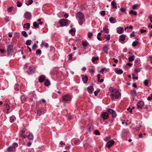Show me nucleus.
Returning <instances> with one entry per match:
<instances>
[{"mask_svg":"<svg viewBox=\"0 0 152 152\" xmlns=\"http://www.w3.org/2000/svg\"><path fill=\"white\" fill-rule=\"evenodd\" d=\"M82 79L84 83H86L88 80V77H83Z\"/></svg>","mask_w":152,"mask_h":152,"instance_id":"obj_21","label":"nucleus"},{"mask_svg":"<svg viewBox=\"0 0 152 152\" xmlns=\"http://www.w3.org/2000/svg\"><path fill=\"white\" fill-rule=\"evenodd\" d=\"M45 80V77H40L39 80L40 82L41 83L43 82L44 80Z\"/></svg>","mask_w":152,"mask_h":152,"instance_id":"obj_24","label":"nucleus"},{"mask_svg":"<svg viewBox=\"0 0 152 152\" xmlns=\"http://www.w3.org/2000/svg\"><path fill=\"white\" fill-rule=\"evenodd\" d=\"M33 26L35 28H39V26L38 24H37V23L35 22L33 23Z\"/></svg>","mask_w":152,"mask_h":152,"instance_id":"obj_29","label":"nucleus"},{"mask_svg":"<svg viewBox=\"0 0 152 152\" xmlns=\"http://www.w3.org/2000/svg\"><path fill=\"white\" fill-rule=\"evenodd\" d=\"M138 6V5L136 4H135L133 5L132 7V8L133 9H136L137 7Z\"/></svg>","mask_w":152,"mask_h":152,"instance_id":"obj_55","label":"nucleus"},{"mask_svg":"<svg viewBox=\"0 0 152 152\" xmlns=\"http://www.w3.org/2000/svg\"><path fill=\"white\" fill-rule=\"evenodd\" d=\"M18 146V145L17 143H14L12 146L9 147L7 150L9 152H14L15 151V148Z\"/></svg>","mask_w":152,"mask_h":152,"instance_id":"obj_3","label":"nucleus"},{"mask_svg":"<svg viewBox=\"0 0 152 152\" xmlns=\"http://www.w3.org/2000/svg\"><path fill=\"white\" fill-rule=\"evenodd\" d=\"M102 117L104 119H107L108 117V114L106 112L102 114Z\"/></svg>","mask_w":152,"mask_h":152,"instance_id":"obj_10","label":"nucleus"},{"mask_svg":"<svg viewBox=\"0 0 152 152\" xmlns=\"http://www.w3.org/2000/svg\"><path fill=\"white\" fill-rule=\"evenodd\" d=\"M6 109L7 111L6 112V113H8V110L10 109V106L8 104H6Z\"/></svg>","mask_w":152,"mask_h":152,"instance_id":"obj_34","label":"nucleus"},{"mask_svg":"<svg viewBox=\"0 0 152 152\" xmlns=\"http://www.w3.org/2000/svg\"><path fill=\"white\" fill-rule=\"evenodd\" d=\"M14 9V8L13 7H9L7 9V11L9 12H11Z\"/></svg>","mask_w":152,"mask_h":152,"instance_id":"obj_37","label":"nucleus"},{"mask_svg":"<svg viewBox=\"0 0 152 152\" xmlns=\"http://www.w3.org/2000/svg\"><path fill=\"white\" fill-rule=\"evenodd\" d=\"M146 32V30H143L142 29L140 30V32L141 33H143L144 32Z\"/></svg>","mask_w":152,"mask_h":152,"instance_id":"obj_63","label":"nucleus"},{"mask_svg":"<svg viewBox=\"0 0 152 152\" xmlns=\"http://www.w3.org/2000/svg\"><path fill=\"white\" fill-rule=\"evenodd\" d=\"M45 85L46 86H48L50 84V82L48 79L45 80Z\"/></svg>","mask_w":152,"mask_h":152,"instance_id":"obj_15","label":"nucleus"},{"mask_svg":"<svg viewBox=\"0 0 152 152\" xmlns=\"http://www.w3.org/2000/svg\"><path fill=\"white\" fill-rule=\"evenodd\" d=\"M111 4L113 8L116 9L117 8L116 3L115 2V1H113L111 2Z\"/></svg>","mask_w":152,"mask_h":152,"instance_id":"obj_13","label":"nucleus"},{"mask_svg":"<svg viewBox=\"0 0 152 152\" xmlns=\"http://www.w3.org/2000/svg\"><path fill=\"white\" fill-rule=\"evenodd\" d=\"M76 18L79 19V24L81 25L83 24V22L85 21L84 15L81 12H77L76 15Z\"/></svg>","mask_w":152,"mask_h":152,"instance_id":"obj_1","label":"nucleus"},{"mask_svg":"<svg viewBox=\"0 0 152 152\" xmlns=\"http://www.w3.org/2000/svg\"><path fill=\"white\" fill-rule=\"evenodd\" d=\"M104 81V79H100V77H98V81L99 82H103Z\"/></svg>","mask_w":152,"mask_h":152,"instance_id":"obj_42","label":"nucleus"},{"mask_svg":"<svg viewBox=\"0 0 152 152\" xmlns=\"http://www.w3.org/2000/svg\"><path fill=\"white\" fill-rule=\"evenodd\" d=\"M115 90H116L115 89H113V87H110L109 88V91L111 92V93H113Z\"/></svg>","mask_w":152,"mask_h":152,"instance_id":"obj_39","label":"nucleus"},{"mask_svg":"<svg viewBox=\"0 0 152 152\" xmlns=\"http://www.w3.org/2000/svg\"><path fill=\"white\" fill-rule=\"evenodd\" d=\"M144 104V102L142 101H139L137 104V107L138 109H141Z\"/></svg>","mask_w":152,"mask_h":152,"instance_id":"obj_8","label":"nucleus"},{"mask_svg":"<svg viewBox=\"0 0 152 152\" xmlns=\"http://www.w3.org/2000/svg\"><path fill=\"white\" fill-rule=\"evenodd\" d=\"M26 130V128H24L21 131V133H20V136H22L23 134L25 132Z\"/></svg>","mask_w":152,"mask_h":152,"instance_id":"obj_40","label":"nucleus"},{"mask_svg":"<svg viewBox=\"0 0 152 152\" xmlns=\"http://www.w3.org/2000/svg\"><path fill=\"white\" fill-rule=\"evenodd\" d=\"M20 88V87L18 84L16 85V87L15 88V89L16 91H18Z\"/></svg>","mask_w":152,"mask_h":152,"instance_id":"obj_46","label":"nucleus"},{"mask_svg":"<svg viewBox=\"0 0 152 152\" xmlns=\"http://www.w3.org/2000/svg\"><path fill=\"white\" fill-rule=\"evenodd\" d=\"M115 72L118 74H121L123 73V71L121 69H117L115 70Z\"/></svg>","mask_w":152,"mask_h":152,"instance_id":"obj_22","label":"nucleus"},{"mask_svg":"<svg viewBox=\"0 0 152 152\" xmlns=\"http://www.w3.org/2000/svg\"><path fill=\"white\" fill-rule=\"evenodd\" d=\"M100 73H102V74H103L104 73H106V69L105 68H102L101 70L99 71Z\"/></svg>","mask_w":152,"mask_h":152,"instance_id":"obj_27","label":"nucleus"},{"mask_svg":"<svg viewBox=\"0 0 152 152\" xmlns=\"http://www.w3.org/2000/svg\"><path fill=\"white\" fill-rule=\"evenodd\" d=\"M134 56L132 55L131 56L129 57V61L130 62H132L133 61L134 59Z\"/></svg>","mask_w":152,"mask_h":152,"instance_id":"obj_19","label":"nucleus"},{"mask_svg":"<svg viewBox=\"0 0 152 152\" xmlns=\"http://www.w3.org/2000/svg\"><path fill=\"white\" fill-rule=\"evenodd\" d=\"M151 97L148 96V99H147L148 100H150L152 99V94H151Z\"/></svg>","mask_w":152,"mask_h":152,"instance_id":"obj_64","label":"nucleus"},{"mask_svg":"<svg viewBox=\"0 0 152 152\" xmlns=\"http://www.w3.org/2000/svg\"><path fill=\"white\" fill-rule=\"evenodd\" d=\"M120 10L121 12H124L126 11V10L125 9L123 8H121L120 9Z\"/></svg>","mask_w":152,"mask_h":152,"instance_id":"obj_58","label":"nucleus"},{"mask_svg":"<svg viewBox=\"0 0 152 152\" xmlns=\"http://www.w3.org/2000/svg\"><path fill=\"white\" fill-rule=\"evenodd\" d=\"M82 43L83 46L85 47H86L88 45V43L86 41H82Z\"/></svg>","mask_w":152,"mask_h":152,"instance_id":"obj_18","label":"nucleus"},{"mask_svg":"<svg viewBox=\"0 0 152 152\" xmlns=\"http://www.w3.org/2000/svg\"><path fill=\"white\" fill-rule=\"evenodd\" d=\"M125 35L124 34H122L121 35L120 37V39L121 41H123L125 40Z\"/></svg>","mask_w":152,"mask_h":152,"instance_id":"obj_17","label":"nucleus"},{"mask_svg":"<svg viewBox=\"0 0 152 152\" xmlns=\"http://www.w3.org/2000/svg\"><path fill=\"white\" fill-rule=\"evenodd\" d=\"M107 110L108 112L112 114L113 117H115L116 116V113L114 110L111 109H108Z\"/></svg>","mask_w":152,"mask_h":152,"instance_id":"obj_7","label":"nucleus"},{"mask_svg":"<svg viewBox=\"0 0 152 152\" xmlns=\"http://www.w3.org/2000/svg\"><path fill=\"white\" fill-rule=\"evenodd\" d=\"M21 34L25 37H28V35L25 31H22L21 32Z\"/></svg>","mask_w":152,"mask_h":152,"instance_id":"obj_31","label":"nucleus"},{"mask_svg":"<svg viewBox=\"0 0 152 152\" xmlns=\"http://www.w3.org/2000/svg\"><path fill=\"white\" fill-rule=\"evenodd\" d=\"M101 15L102 16H104L105 15V11H101Z\"/></svg>","mask_w":152,"mask_h":152,"instance_id":"obj_56","label":"nucleus"},{"mask_svg":"<svg viewBox=\"0 0 152 152\" xmlns=\"http://www.w3.org/2000/svg\"><path fill=\"white\" fill-rule=\"evenodd\" d=\"M41 45L42 46H45L46 47H47L48 46V44L45 42H42Z\"/></svg>","mask_w":152,"mask_h":152,"instance_id":"obj_45","label":"nucleus"},{"mask_svg":"<svg viewBox=\"0 0 152 152\" xmlns=\"http://www.w3.org/2000/svg\"><path fill=\"white\" fill-rule=\"evenodd\" d=\"M30 26V24L29 23H26L23 25V28H26L27 29H28Z\"/></svg>","mask_w":152,"mask_h":152,"instance_id":"obj_20","label":"nucleus"},{"mask_svg":"<svg viewBox=\"0 0 152 152\" xmlns=\"http://www.w3.org/2000/svg\"><path fill=\"white\" fill-rule=\"evenodd\" d=\"M21 101L22 103H24L26 100V98L24 96H22L21 97Z\"/></svg>","mask_w":152,"mask_h":152,"instance_id":"obj_26","label":"nucleus"},{"mask_svg":"<svg viewBox=\"0 0 152 152\" xmlns=\"http://www.w3.org/2000/svg\"><path fill=\"white\" fill-rule=\"evenodd\" d=\"M59 23L61 26H66V20L65 19H61L59 21Z\"/></svg>","mask_w":152,"mask_h":152,"instance_id":"obj_4","label":"nucleus"},{"mask_svg":"<svg viewBox=\"0 0 152 152\" xmlns=\"http://www.w3.org/2000/svg\"><path fill=\"white\" fill-rule=\"evenodd\" d=\"M62 99L64 101H66V95H65L62 97Z\"/></svg>","mask_w":152,"mask_h":152,"instance_id":"obj_51","label":"nucleus"},{"mask_svg":"<svg viewBox=\"0 0 152 152\" xmlns=\"http://www.w3.org/2000/svg\"><path fill=\"white\" fill-rule=\"evenodd\" d=\"M123 28L120 27L118 28L117 32L118 34H121L123 32Z\"/></svg>","mask_w":152,"mask_h":152,"instance_id":"obj_11","label":"nucleus"},{"mask_svg":"<svg viewBox=\"0 0 152 152\" xmlns=\"http://www.w3.org/2000/svg\"><path fill=\"white\" fill-rule=\"evenodd\" d=\"M32 0H29L28 4H27V5H29L33 3Z\"/></svg>","mask_w":152,"mask_h":152,"instance_id":"obj_59","label":"nucleus"},{"mask_svg":"<svg viewBox=\"0 0 152 152\" xmlns=\"http://www.w3.org/2000/svg\"><path fill=\"white\" fill-rule=\"evenodd\" d=\"M134 71L136 73H137L140 71V69L138 68H136L134 69Z\"/></svg>","mask_w":152,"mask_h":152,"instance_id":"obj_53","label":"nucleus"},{"mask_svg":"<svg viewBox=\"0 0 152 152\" xmlns=\"http://www.w3.org/2000/svg\"><path fill=\"white\" fill-rule=\"evenodd\" d=\"M129 133V131L128 130H126L123 133V136H125L127 135Z\"/></svg>","mask_w":152,"mask_h":152,"instance_id":"obj_43","label":"nucleus"},{"mask_svg":"<svg viewBox=\"0 0 152 152\" xmlns=\"http://www.w3.org/2000/svg\"><path fill=\"white\" fill-rule=\"evenodd\" d=\"M80 142V141L79 140H76L75 141V144H77Z\"/></svg>","mask_w":152,"mask_h":152,"instance_id":"obj_62","label":"nucleus"},{"mask_svg":"<svg viewBox=\"0 0 152 152\" xmlns=\"http://www.w3.org/2000/svg\"><path fill=\"white\" fill-rule=\"evenodd\" d=\"M95 134L96 135H99L100 133L98 130H96L95 131Z\"/></svg>","mask_w":152,"mask_h":152,"instance_id":"obj_49","label":"nucleus"},{"mask_svg":"<svg viewBox=\"0 0 152 152\" xmlns=\"http://www.w3.org/2000/svg\"><path fill=\"white\" fill-rule=\"evenodd\" d=\"M120 95V94L118 91L117 90H115L113 93H111V94L110 96L111 98L112 99H113L114 98V96L115 98L118 99L119 98V96Z\"/></svg>","mask_w":152,"mask_h":152,"instance_id":"obj_2","label":"nucleus"},{"mask_svg":"<svg viewBox=\"0 0 152 152\" xmlns=\"http://www.w3.org/2000/svg\"><path fill=\"white\" fill-rule=\"evenodd\" d=\"M28 137L30 140H32L33 139V136L31 134H30L28 136Z\"/></svg>","mask_w":152,"mask_h":152,"instance_id":"obj_35","label":"nucleus"},{"mask_svg":"<svg viewBox=\"0 0 152 152\" xmlns=\"http://www.w3.org/2000/svg\"><path fill=\"white\" fill-rule=\"evenodd\" d=\"M100 91V90H99L98 91H94V94L95 96H97L98 93Z\"/></svg>","mask_w":152,"mask_h":152,"instance_id":"obj_54","label":"nucleus"},{"mask_svg":"<svg viewBox=\"0 0 152 152\" xmlns=\"http://www.w3.org/2000/svg\"><path fill=\"white\" fill-rule=\"evenodd\" d=\"M25 17L26 18L29 19L31 18V15L29 12H26L25 14Z\"/></svg>","mask_w":152,"mask_h":152,"instance_id":"obj_16","label":"nucleus"},{"mask_svg":"<svg viewBox=\"0 0 152 152\" xmlns=\"http://www.w3.org/2000/svg\"><path fill=\"white\" fill-rule=\"evenodd\" d=\"M110 138H111V137L110 136H108L107 137H106L105 138L104 140L105 141H107V140H109Z\"/></svg>","mask_w":152,"mask_h":152,"instance_id":"obj_60","label":"nucleus"},{"mask_svg":"<svg viewBox=\"0 0 152 152\" xmlns=\"http://www.w3.org/2000/svg\"><path fill=\"white\" fill-rule=\"evenodd\" d=\"M99 59V58L98 57H94L93 58L92 61L93 63H94L95 61H98Z\"/></svg>","mask_w":152,"mask_h":152,"instance_id":"obj_30","label":"nucleus"},{"mask_svg":"<svg viewBox=\"0 0 152 152\" xmlns=\"http://www.w3.org/2000/svg\"><path fill=\"white\" fill-rule=\"evenodd\" d=\"M139 42L137 41L134 42L132 44V45L133 47L136 46L138 44Z\"/></svg>","mask_w":152,"mask_h":152,"instance_id":"obj_36","label":"nucleus"},{"mask_svg":"<svg viewBox=\"0 0 152 152\" xmlns=\"http://www.w3.org/2000/svg\"><path fill=\"white\" fill-rule=\"evenodd\" d=\"M75 30L73 29H71L69 31V33L71 34L72 35H74L75 34Z\"/></svg>","mask_w":152,"mask_h":152,"instance_id":"obj_23","label":"nucleus"},{"mask_svg":"<svg viewBox=\"0 0 152 152\" xmlns=\"http://www.w3.org/2000/svg\"><path fill=\"white\" fill-rule=\"evenodd\" d=\"M109 21L112 23H115L116 22V19L112 17L110 18Z\"/></svg>","mask_w":152,"mask_h":152,"instance_id":"obj_12","label":"nucleus"},{"mask_svg":"<svg viewBox=\"0 0 152 152\" xmlns=\"http://www.w3.org/2000/svg\"><path fill=\"white\" fill-rule=\"evenodd\" d=\"M128 111H129V112L131 113H132V109H131L130 107H129L127 109Z\"/></svg>","mask_w":152,"mask_h":152,"instance_id":"obj_57","label":"nucleus"},{"mask_svg":"<svg viewBox=\"0 0 152 152\" xmlns=\"http://www.w3.org/2000/svg\"><path fill=\"white\" fill-rule=\"evenodd\" d=\"M41 53V50L39 49L37 50L36 51V54H39Z\"/></svg>","mask_w":152,"mask_h":152,"instance_id":"obj_50","label":"nucleus"},{"mask_svg":"<svg viewBox=\"0 0 152 152\" xmlns=\"http://www.w3.org/2000/svg\"><path fill=\"white\" fill-rule=\"evenodd\" d=\"M71 99V96L67 94V101H70Z\"/></svg>","mask_w":152,"mask_h":152,"instance_id":"obj_48","label":"nucleus"},{"mask_svg":"<svg viewBox=\"0 0 152 152\" xmlns=\"http://www.w3.org/2000/svg\"><path fill=\"white\" fill-rule=\"evenodd\" d=\"M13 51V46L11 45H8L7 49L8 53L9 54L12 53Z\"/></svg>","mask_w":152,"mask_h":152,"instance_id":"obj_5","label":"nucleus"},{"mask_svg":"<svg viewBox=\"0 0 152 152\" xmlns=\"http://www.w3.org/2000/svg\"><path fill=\"white\" fill-rule=\"evenodd\" d=\"M29 69L31 73H34L35 72V69H32L31 67H29Z\"/></svg>","mask_w":152,"mask_h":152,"instance_id":"obj_33","label":"nucleus"},{"mask_svg":"<svg viewBox=\"0 0 152 152\" xmlns=\"http://www.w3.org/2000/svg\"><path fill=\"white\" fill-rule=\"evenodd\" d=\"M115 143V142L113 140H112L109 141L107 143L106 146L109 148Z\"/></svg>","mask_w":152,"mask_h":152,"instance_id":"obj_6","label":"nucleus"},{"mask_svg":"<svg viewBox=\"0 0 152 152\" xmlns=\"http://www.w3.org/2000/svg\"><path fill=\"white\" fill-rule=\"evenodd\" d=\"M104 32L106 33H108L109 32V30L106 27H104L103 28V30L101 31V32Z\"/></svg>","mask_w":152,"mask_h":152,"instance_id":"obj_14","label":"nucleus"},{"mask_svg":"<svg viewBox=\"0 0 152 152\" xmlns=\"http://www.w3.org/2000/svg\"><path fill=\"white\" fill-rule=\"evenodd\" d=\"M110 35H109V34L107 35V37H106V39L107 40H109L110 39Z\"/></svg>","mask_w":152,"mask_h":152,"instance_id":"obj_61","label":"nucleus"},{"mask_svg":"<svg viewBox=\"0 0 152 152\" xmlns=\"http://www.w3.org/2000/svg\"><path fill=\"white\" fill-rule=\"evenodd\" d=\"M92 35L93 34L92 32H89L88 33V36L89 38H90Z\"/></svg>","mask_w":152,"mask_h":152,"instance_id":"obj_44","label":"nucleus"},{"mask_svg":"<svg viewBox=\"0 0 152 152\" xmlns=\"http://www.w3.org/2000/svg\"><path fill=\"white\" fill-rule=\"evenodd\" d=\"M129 13L130 14H133L135 15H136L137 14V13L135 11H134L132 10H130V12H129Z\"/></svg>","mask_w":152,"mask_h":152,"instance_id":"obj_28","label":"nucleus"},{"mask_svg":"<svg viewBox=\"0 0 152 152\" xmlns=\"http://www.w3.org/2000/svg\"><path fill=\"white\" fill-rule=\"evenodd\" d=\"M15 118V117L14 115H12L10 117V121L11 122H13Z\"/></svg>","mask_w":152,"mask_h":152,"instance_id":"obj_32","label":"nucleus"},{"mask_svg":"<svg viewBox=\"0 0 152 152\" xmlns=\"http://www.w3.org/2000/svg\"><path fill=\"white\" fill-rule=\"evenodd\" d=\"M37 45L35 44H34L32 46V49L33 50H35V49L37 48Z\"/></svg>","mask_w":152,"mask_h":152,"instance_id":"obj_47","label":"nucleus"},{"mask_svg":"<svg viewBox=\"0 0 152 152\" xmlns=\"http://www.w3.org/2000/svg\"><path fill=\"white\" fill-rule=\"evenodd\" d=\"M88 91L90 94H91L94 91V88H93V85H91V86L88 88Z\"/></svg>","mask_w":152,"mask_h":152,"instance_id":"obj_9","label":"nucleus"},{"mask_svg":"<svg viewBox=\"0 0 152 152\" xmlns=\"http://www.w3.org/2000/svg\"><path fill=\"white\" fill-rule=\"evenodd\" d=\"M17 6L18 7H20L22 5V4L19 1H18L17 2Z\"/></svg>","mask_w":152,"mask_h":152,"instance_id":"obj_41","label":"nucleus"},{"mask_svg":"<svg viewBox=\"0 0 152 152\" xmlns=\"http://www.w3.org/2000/svg\"><path fill=\"white\" fill-rule=\"evenodd\" d=\"M103 50L105 53H108V47L107 46H105L104 47Z\"/></svg>","mask_w":152,"mask_h":152,"instance_id":"obj_25","label":"nucleus"},{"mask_svg":"<svg viewBox=\"0 0 152 152\" xmlns=\"http://www.w3.org/2000/svg\"><path fill=\"white\" fill-rule=\"evenodd\" d=\"M31 40H27L26 42V44L27 45H29L31 44Z\"/></svg>","mask_w":152,"mask_h":152,"instance_id":"obj_38","label":"nucleus"},{"mask_svg":"<svg viewBox=\"0 0 152 152\" xmlns=\"http://www.w3.org/2000/svg\"><path fill=\"white\" fill-rule=\"evenodd\" d=\"M148 81L147 80H145L144 82V83L145 86H147L148 85Z\"/></svg>","mask_w":152,"mask_h":152,"instance_id":"obj_52","label":"nucleus"}]
</instances>
